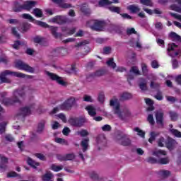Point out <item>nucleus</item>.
Instances as JSON below:
<instances>
[{
  "mask_svg": "<svg viewBox=\"0 0 181 181\" xmlns=\"http://www.w3.org/2000/svg\"><path fill=\"white\" fill-rule=\"evenodd\" d=\"M25 90L23 89L21 90H16L13 93V98H6V93L3 92L0 93V103L5 105V107H9L11 105H13V104H16V103H21V98H25Z\"/></svg>",
  "mask_w": 181,
  "mask_h": 181,
  "instance_id": "1",
  "label": "nucleus"
},
{
  "mask_svg": "<svg viewBox=\"0 0 181 181\" xmlns=\"http://www.w3.org/2000/svg\"><path fill=\"white\" fill-rule=\"evenodd\" d=\"M6 76H12L13 77H18L19 78H33V76L30 75H26L22 72H15L11 70L6 69L0 74V84L4 83H11V79L6 78Z\"/></svg>",
  "mask_w": 181,
  "mask_h": 181,
  "instance_id": "2",
  "label": "nucleus"
},
{
  "mask_svg": "<svg viewBox=\"0 0 181 181\" xmlns=\"http://www.w3.org/2000/svg\"><path fill=\"white\" fill-rule=\"evenodd\" d=\"M37 2L33 0L27 1L24 4H21L18 1H14L13 4V12H22L23 11H30L32 8H35Z\"/></svg>",
  "mask_w": 181,
  "mask_h": 181,
  "instance_id": "3",
  "label": "nucleus"
},
{
  "mask_svg": "<svg viewBox=\"0 0 181 181\" xmlns=\"http://www.w3.org/2000/svg\"><path fill=\"white\" fill-rule=\"evenodd\" d=\"M69 124L71 127H75L76 128H81V127H84V124L87 122V119L85 117H71L68 119Z\"/></svg>",
  "mask_w": 181,
  "mask_h": 181,
  "instance_id": "4",
  "label": "nucleus"
},
{
  "mask_svg": "<svg viewBox=\"0 0 181 181\" xmlns=\"http://www.w3.org/2000/svg\"><path fill=\"white\" fill-rule=\"evenodd\" d=\"M74 105H76V98L70 97L59 105V108L61 111H70Z\"/></svg>",
  "mask_w": 181,
  "mask_h": 181,
  "instance_id": "5",
  "label": "nucleus"
},
{
  "mask_svg": "<svg viewBox=\"0 0 181 181\" xmlns=\"http://www.w3.org/2000/svg\"><path fill=\"white\" fill-rule=\"evenodd\" d=\"M34 23H35V25H37L38 26H40L41 28H47L50 27V25H49V24H47L45 22L40 21H37V20H35ZM49 29L51 30V33H52V36H54V37H55V39L62 37V33H57V27L51 26L49 28Z\"/></svg>",
  "mask_w": 181,
  "mask_h": 181,
  "instance_id": "6",
  "label": "nucleus"
},
{
  "mask_svg": "<svg viewBox=\"0 0 181 181\" xmlns=\"http://www.w3.org/2000/svg\"><path fill=\"white\" fill-rule=\"evenodd\" d=\"M46 74L52 81H56L59 86H62V87H66V86H67V82L64 81L63 78L60 77L59 75L53 72H49V71H46Z\"/></svg>",
  "mask_w": 181,
  "mask_h": 181,
  "instance_id": "7",
  "label": "nucleus"
},
{
  "mask_svg": "<svg viewBox=\"0 0 181 181\" xmlns=\"http://www.w3.org/2000/svg\"><path fill=\"white\" fill-rule=\"evenodd\" d=\"M117 141L122 146H129L131 145V139L127 134H118Z\"/></svg>",
  "mask_w": 181,
  "mask_h": 181,
  "instance_id": "8",
  "label": "nucleus"
},
{
  "mask_svg": "<svg viewBox=\"0 0 181 181\" xmlns=\"http://www.w3.org/2000/svg\"><path fill=\"white\" fill-rule=\"evenodd\" d=\"M16 66L18 70H24V71H27L28 73H35V69L33 67L22 61H18L16 63Z\"/></svg>",
  "mask_w": 181,
  "mask_h": 181,
  "instance_id": "9",
  "label": "nucleus"
},
{
  "mask_svg": "<svg viewBox=\"0 0 181 181\" xmlns=\"http://www.w3.org/2000/svg\"><path fill=\"white\" fill-rule=\"evenodd\" d=\"M52 22L58 25H64V23H70V19L66 16H57L52 18Z\"/></svg>",
  "mask_w": 181,
  "mask_h": 181,
  "instance_id": "10",
  "label": "nucleus"
},
{
  "mask_svg": "<svg viewBox=\"0 0 181 181\" xmlns=\"http://www.w3.org/2000/svg\"><path fill=\"white\" fill-rule=\"evenodd\" d=\"M178 47V46L175 43L168 44L167 51L168 56L170 57H176V56H179V51H175V49Z\"/></svg>",
  "mask_w": 181,
  "mask_h": 181,
  "instance_id": "11",
  "label": "nucleus"
},
{
  "mask_svg": "<svg viewBox=\"0 0 181 181\" xmlns=\"http://www.w3.org/2000/svg\"><path fill=\"white\" fill-rule=\"evenodd\" d=\"M110 107H115V114H117V115H121V105L118 102V100H110Z\"/></svg>",
  "mask_w": 181,
  "mask_h": 181,
  "instance_id": "12",
  "label": "nucleus"
},
{
  "mask_svg": "<svg viewBox=\"0 0 181 181\" xmlns=\"http://www.w3.org/2000/svg\"><path fill=\"white\" fill-rule=\"evenodd\" d=\"M92 30H95V32H101L104 29V22L100 21H95L93 25L90 27Z\"/></svg>",
  "mask_w": 181,
  "mask_h": 181,
  "instance_id": "13",
  "label": "nucleus"
},
{
  "mask_svg": "<svg viewBox=\"0 0 181 181\" xmlns=\"http://www.w3.org/2000/svg\"><path fill=\"white\" fill-rule=\"evenodd\" d=\"M96 143L98 145V150L101 149L100 146H105L107 145V139H105V136L100 134L96 137Z\"/></svg>",
  "mask_w": 181,
  "mask_h": 181,
  "instance_id": "14",
  "label": "nucleus"
},
{
  "mask_svg": "<svg viewBox=\"0 0 181 181\" xmlns=\"http://www.w3.org/2000/svg\"><path fill=\"white\" fill-rule=\"evenodd\" d=\"M176 140L172 137H168L165 141V146L169 151H173L175 146H176Z\"/></svg>",
  "mask_w": 181,
  "mask_h": 181,
  "instance_id": "15",
  "label": "nucleus"
},
{
  "mask_svg": "<svg viewBox=\"0 0 181 181\" xmlns=\"http://www.w3.org/2000/svg\"><path fill=\"white\" fill-rule=\"evenodd\" d=\"M30 107H23L20 108V113L18 115H22V117H28V115H30L32 114V110H30Z\"/></svg>",
  "mask_w": 181,
  "mask_h": 181,
  "instance_id": "16",
  "label": "nucleus"
},
{
  "mask_svg": "<svg viewBox=\"0 0 181 181\" xmlns=\"http://www.w3.org/2000/svg\"><path fill=\"white\" fill-rule=\"evenodd\" d=\"M0 159V169L1 170H6L8 169V163H9L8 158L3 156Z\"/></svg>",
  "mask_w": 181,
  "mask_h": 181,
  "instance_id": "17",
  "label": "nucleus"
},
{
  "mask_svg": "<svg viewBox=\"0 0 181 181\" xmlns=\"http://www.w3.org/2000/svg\"><path fill=\"white\" fill-rule=\"evenodd\" d=\"M156 121L158 125H160L161 128H163V112H157L156 113Z\"/></svg>",
  "mask_w": 181,
  "mask_h": 181,
  "instance_id": "18",
  "label": "nucleus"
},
{
  "mask_svg": "<svg viewBox=\"0 0 181 181\" xmlns=\"http://www.w3.org/2000/svg\"><path fill=\"white\" fill-rule=\"evenodd\" d=\"M67 51L63 47L57 48L52 51V56H64Z\"/></svg>",
  "mask_w": 181,
  "mask_h": 181,
  "instance_id": "19",
  "label": "nucleus"
},
{
  "mask_svg": "<svg viewBox=\"0 0 181 181\" xmlns=\"http://www.w3.org/2000/svg\"><path fill=\"white\" fill-rule=\"evenodd\" d=\"M88 43H90L88 40H84L81 42H78L76 45H75V47H80L81 46H84V49L86 50L85 52L86 54H87L90 52V47H88V46L86 45H88Z\"/></svg>",
  "mask_w": 181,
  "mask_h": 181,
  "instance_id": "20",
  "label": "nucleus"
},
{
  "mask_svg": "<svg viewBox=\"0 0 181 181\" xmlns=\"http://www.w3.org/2000/svg\"><path fill=\"white\" fill-rule=\"evenodd\" d=\"M88 142H90V139H83L81 142V146L82 148L83 152H87L88 150Z\"/></svg>",
  "mask_w": 181,
  "mask_h": 181,
  "instance_id": "21",
  "label": "nucleus"
},
{
  "mask_svg": "<svg viewBox=\"0 0 181 181\" xmlns=\"http://www.w3.org/2000/svg\"><path fill=\"white\" fill-rule=\"evenodd\" d=\"M169 37L173 42H180L181 43V36L175 32H171L169 34Z\"/></svg>",
  "mask_w": 181,
  "mask_h": 181,
  "instance_id": "22",
  "label": "nucleus"
},
{
  "mask_svg": "<svg viewBox=\"0 0 181 181\" xmlns=\"http://www.w3.org/2000/svg\"><path fill=\"white\" fill-rule=\"evenodd\" d=\"M27 163H28V165H29V166H31V168H33V169H37V166H40V163H37V162L33 160V159H32V158H30V157L28 158Z\"/></svg>",
  "mask_w": 181,
  "mask_h": 181,
  "instance_id": "23",
  "label": "nucleus"
},
{
  "mask_svg": "<svg viewBox=\"0 0 181 181\" xmlns=\"http://www.w3.org/2000/svg\"><path fill=\"white\" fill-rule=\"evenodd\" d=\"M46 125V120L42 119L41 120L37 127V132L38 134H42L43 132V130L45 129V126Z\"/></svg>",
  "mask_w": 181,
  "mask_h": 181,
  "instance_id": "24",
  "label": "nucleus"
},
{
  "mask_svg": "<svg viewBox=\"0 0 181 181\" xmlns=\"http://www.w3.org/2000/svg\"><path fill=\"white\" fill-rule=\"evenodd\" d=\"M86 111H88V114L90 117H95L97 115V112L95 111V108L92 105H88L86 107Z\"/></svg>",
  "mask_w": 181,
  "mask_h": 181,
  "instance_id": "25",
  "label": "nucleus"
},
{
  "mask_svg": "<svg viewBox=\"0 0 181 181\" xmlns=\"http://www.w3.org/2000/svg\"><path fill=\"white\" fill-rule=\"evenodd\" d=\"M53 177V173L50 171H47L45 174L42 176V181H52Z\"/></svg>",
  "mask_w": 181,
  "mask_h": 181,
  "instance_id": "26",
  "label": "nucleus"
},
{
  "mask_svg": "<svg viewBox=\"0 0 181 181\" xmlns=\"http://www.w3.org/2000/svg\"><path fill=\"white\" fill-rule=\"evenodd\" d=\"M158 175L161 176V177H163V179H166V177H169V175H171V173L168 170H160L158 172Z\"/></svg>",
  "mask_w": 181,
  "mask_h": 181,
  "instance_id": "27",
  "label": "nucleus"
},
{
  "mask_svg": "<svg viewBox=\"0 0 181 181\" xmlns=\"http://www.w3.org/2000/svg\"><path fill=\"white\" fill-rule=\"evenodd\" d=\"M33 13L36 16V18H43V11H42V9L39 8H34Z\"/></svg>",
  "mask_w": 181,
  "mask_h": 181,
  "instance_id": "28",
  "label": "nucleus"
},
{
  "mask_svg": "<svg viewBox=\"0 0 181 181\" xmlns=\"http://www.w3.org/2000/svg\"><path fill=\"white\" fill-rule=\"evenodd\" d=\"M121 100L123 101H127L128 100H131L132 98V95L130 93L127 92H124L121 96H120Z\"/></svg>",
  "mask_w": 181,
  "mask_h": 181,
  "instance_id": "29",
  "label": "nucleus"
},
{
  "mask_svg": "<svg viewBox=\"0 0 181 181\" xmlns=\"http://www.w3.org/2000/svg\"><path fill=\"white\" fill-rule=\"evenodd\" d=\"M109 11L112 12L113 13H117L118 15H121V8L117 7L115 6H111L108 7Z\"/></svg>",
  "mask_w": 181,
  "mask_h": 181,
  "instance_id": "30",
  "label": "nucleus"
},
{
  "mask_svg": "<svg viewBox=\"0 0 181 181\" xmlns=\"http://www.w3.org/2000/svg\"><path fill=\"white\" fill-rule=\"evenodd\" d=\"M153 156L156 158H160V156H166V151L164 150H158L153 152Z\"/></svg>",
  "mask_w": 181,
  "mask_h": 181,
  "instance_id": "31",
  "label": "nucleus"
},
{
  "mask_svg": "<svg viewBox=\"0 0 181 181\" xmlns=\"http://www.w3.org/2000/svg\"><path fill=\"white\" fill-rule=\"evenodd\" d=\"M6 125H8V122H2L0 123V135H3L6 132Z\"/></svg>",
  "mask_w": 181,
  "mask_h": 181,
  "instance_id": "32",
  "label": "nucleus"
},
{
  "mask_svg": "<svg viewBox=\"0 0 181 181\" xmlns=\"http://www.w3.org/2000/svg\"><path fill=\"white\" fill-rule=\"evenodd\" d=\"M128 9L131 11L132 13H137V12L141 11V8L135 5L129 6Z\"/></svg>",
  "mask_w": 181,
  "mask_h": 181,
  "instance_id": "33",
  "label": "nucleus"
},
{
  "mask_svg": "<svg viewBox=\"0 0 181 181\" xmlns=\"http://www.w3.org/2000/svg\"><path fill=\"white\" fill-rule=\"evenodd\" d=\"M159 135V133H156L155 132H150V138L148 139V142L152 144L155 139H156V136Z\"/></svg>",
  "mask_w": 181,
  "mask_h": 181,
  "instance_id": "34",
  "label": "nucleus"
},
{
  "mask_svg": "<svg viewBox=\"0 0 181 181\" xmlns=\"http://www.w3.org/2000/svg\"><path fill=\"white\" fill-rule=\"evenodd\" d=\"M170 161L169 157L161 158L158 159V165H168Z\"/></svg>",
  "mask_w": 181,
  "mask_h": 181,
  "instance_id": "35",
  "label": "nucleus"
},
{
  "mask_svg": "<svg viewBox=\"0 0 181 181\" xmlns=\"http://www.w3.org/2000/svg\"><path fill=\"white\" fill-rule=\"evenodd\" d=\"M111 4H112V1H110V0H100L98 1L99 6H107L111 5Z\"/></svg>",
  "mask_w": 181,
  "mask_h": 181,
  "instance_id": "36",
  "label": "nucleus"
},
{
  "mask_svg": "<svg viewBox=\"0 0 181 181\" xmlns=\"http://www.w3.org/2000/svg\"><path fill=\"white\" fill-rule=\"evenodd\" d=\"M63 169L62 165H56L55 164H52L50 166V170L53 172H60Z\"/></svg>",
  "mask_w": 181,
  "mask_h": 181,
  "instance_id": "37",
  "label": "nucleus"
},
{
  "mask_svg": "<svg viewBox=\"0 0 181 181\" xmlns=\"http://www.w3.org/2000/svg\"><path fill=\"white\" fill-rule=\"evenodd\" d=\"M22 18H23V19H28V21H30V22H32L33 23H35L36 21L32 16L28 13H23L22 15Z\"/></svg>",
  "mask_w": 181,
  "mask_h": 181,
  "instance_id": "38",
  "label": "nucleus"
},
{
  "mask_svg": "<svg viewBox=\"0 0 181 181\" xmlns=\"http://www.w3.org/2000/svg\"><path fill=\"white\" fill-rule=\"evenodd\" d=\"M170 132H171V134L174 135V136H176V138H181V132H179V130L170 129Z\"/></svg>",
  "mask_w": 181,
  "mask_h": 181,
  "instance_id": "39",
  "label": "nucleus"
},
{
  "mask_svg": "<svg viewBox=\"0 0 181 181\" xmlns=\"http://www.w3.org/2000/svg\"><path fill=\"white\" fill-rule=\"evenodd\" d=\"M134 131H135V132H137V135H139V136H141V138H145V132L142 131L141 129H139V127H135L134 129Z\"/></svg>",
  "mask_w": 181,
  "mask_h": 181,
  "instance_id": "40",
  "label": "nucleus"
},
{
  "mask_svg": "<svg viewBox=\"0 0 181 181\" xmlns=\"http://www.w3.org/2000/svg\"><path fill=\"white\" fill-rule=\"evenodd\" d=\"M140 4L145 5L146 6H153L152 0H140Z\"/></svg>",
  "mask_w": 181,
  "mask_h": 181,
  "instance_id": "41",
  "label": "nucleus"
},
{
  "mask_svg": "<svg viewBox=\"0 0 181 181\" xmlns=\"http://www.w3.org/2000/svg\"><path fill=\"white\" fill-rule=\"evenodd\" d=\"M55 141L57 144H61V145H66V146H69V142L64 139L57 138Z\"/></svg>",
  "mask_w": 181,
  "mask_h": 181,
  "instance_id": "42",
  "label": "nucleus"
},
{
  "mask_svg": "<svg viewBox=\"0 0 181 181\" xmlns=\"http://www.w3.org/2000/svg\"><path fill=\"white\" fill-rule=\"evenodd\" d=\"M107 66L109 67H112V69H115L117 67V64L114 62V58H110L107 62Z\"/></svg>",
  "mask_w": 181,
  "mask_h": 181,
  "instance_id": "43",
  "label": "nucleus"
},
{
  "mask_svg": "<svg viewBox=\"0 0 181 181\" xmlns=\"http://www.w3.org/2000/svg\"><path fill=\"white\" fill-rule=\"evenodd\" d=\"M170 9H171V11H175V12H178L179 13H181V8L176 4L170 5Z\"/></svg>",
  "mask_w": 181,
  "mask_h": 181,
  "instance_id": "44",
  "label": "nucleus"
},
{
  "mask_svg": "<svg viewBox=\"0 0 181 181\" xmlns=\"http://www.w3.org/2000/svg\"><path fill=\"white\" fill-rule=\"evenodd\" d=\"M166 141H165L164 137H160L157 141L158 146H160V148H163L165 146Z\"/></svg>",
  "mask_w": 181,
  "mask_h": 181,
  "instance_id": "45",
  "label": "nucleus"
},
{
  "mask_svg": "<svg viewBox=\"0 0 181 181\" xmlns=\"http://www.w3.org/2000/svg\"><path fill=\"white\" fill-rule=\"evenodd\" d=\"M76 156L74 155V153H68L65 155V161L67 160H74V159H75Z\"/></svg>",
  "mask_w": 181,
  "mask_h": 181,
  "instance_id": "46",
  "label": "nucleus"
},
{
  "mask_svg": "<svg viewBox=\"0 0 181 181\" xmlns=\"http://www.w3.org/2000/svg\"><path fill=\"white\" fill-rule=\"evenodd\" d=\"M139 87L141 90V91H146L148 90L146 82H140L139 84Z\"/></svg>",
  "mask_w": 181,
  "mask_h": 181,
  "instance_id": "47",
  "label": "nucleus"
},
{
  "mask_svg": "<svg viewBox=\"0 0 181 181\" xmlns=\"http://www.w3.org/2000/svg\"><path fill=\"white\" fill-rule=\"evenodd\" d=\"M150 87L153 90H158V88L160 87V85L158 83L151 81L150 83Z\"/></svg>",
  "mask_w": 181,
  "mask_h": 181,
  "instance_id": "48",
  "label": "nucleus"
},
{
  "mask_svg": "<svg viewBox=\"0 0 181 181\" xmlns=\"http://www.w3.org/2000/svg\"><path fill=\"white\" fill-rule=\"evenodd\" d=\"M165 98L168 103H171V104H175L176 101H177V98L173 96H165Z\"/></svg>",
  "mask_w": 181,
  "mask_h": 181,
  "instance_id": "49",
  "label": "nucleus"
},
{
  "mask_svg": "<svg viewBox=\"0 0 181 181\" xmlns=\"http://www.w3.org/2000/svg\"><path fill=\"white\" fill-rule=\"evenodd\" d=\"M105 100V95H104V93H100L98 96V100L99 103H101L103 104Z\"/></svg>",
  "mask_w": 181,
  "mask_h": 181,
  "instance_id": "50",
  "label": "nucleus"
},
{
  "mask_svg": "<svg viewBox=\"0 0 181 181\" xmlns=\"http://www.w3.org/2000/svg\"><path fill=\"white\" fill-rule=\"evenodd\" d=\"M95 77H96L95 74V72H93V73L88 74L86 76V79L88 81L90 82V81H93V80H94Z\"/></svg>",
  "mask_w": 181,
  "mask_h": 181,
  "instance_id": "51",
  "label": "nucleus"
},
{
  "mask_svg": "<svg viewBox=\"0 0 181 181\" xmlns=\"http://www.w3.org/2000/svg\"><path fill=\"white\" fill-rule=\"evenodd\" d=\"M170 117L171 118V121H177V113L175 112H170Z\"/></svg>",
  "mask_w": 181,
  "mask_h": 181,
  "instance_id": "52",
  "label": "nucleus"
},
{
  "mask_svg": "<svg viewBox=\"0 0 181 181\" xmlns=\"http://www.w3.org/2000/svg\"><path fill=\"white\" fill-rule=\"evenodd\" d=\"M113 30L116 31V33H119V35H121L122 33L123 28L119 25H114Z\"/></svg>",
  "mask_w": 181,
  "mask_h": 181,
  "instance_id": "53",
  "label": "nucleus"
},
{
  "mask_svg": "<svg viewBox=\"0 0 181 181\" xmlns=\"http://www.w3.org/2000/svg\"><path fill=\"white\" fill-rule=\"evenodd\" d=\"M155 98L158 101H162V100H163V95L162 94V91L158 90L156 95H155Z\"/></svg>",
  "mask_w": 181,
  "mask_h": 181,
  "instance_id": "54",
  "label": "nucleus"
},
{
  "mask_svg": "<svg viewBox=\"0 0 181 181\" xmlns=\"http://www.w3.org/2000/svg\"><path fill=\"white\" fill-rule=\"evenodd\" d=\"M147 162L148 163H151V164H155V163H158V159H156L153 157H148L147 158Z\"/></svg>",
  "mask_w": 181,
  "mask_h": 181,
  "instance_id": "55",
  "label": "nucleus"
},
{
  "mask_svg": "<svg viewBox=\"0 0 181 181\" xmlns=\"http://www.w3.org/2000/svg\"><path fill=\"white\" fill-rule=\"evenodd\" d=\"M105 71L100 69V70H98L95 72V76L96 77H101L102 76H105Z\"/></svg>",
  "mask_w": 181,
  "mask_h": 181,
  "instance_id": "56",
  "label": "nucleus"
},
{
  "mask_svg": "<svg viewBox=\"0 0 181 181\" xmlns=\"http://www.w3.org/2000/svg\"><path fill=\"white\" fill-rule=\"evenodd\" d=\"M147 121H148L151 125H155V119H153V115H148L147 117Z\"/></svg>",
  "mask_w": 181,
  "mask_h": 181,
  "instance_id": "57",
  "label": "nucleus"
},
{
  "mask_svg": "<svg viewBox=\"0 0 181 181\" xmlns=\"http://www.w3.org/2000/svg\"><path fill=\"white\" fill-rule=\"evenodd\" d=\"M21 45H22V42H21V41L16 40L14 42V44L12 45V47L13 49H16V50H19V46H21Z\"/></svg>",
  "mask_w": 181,
  "mask_h": 181,
  "instance_id": "58",
  "label": "nucleus"
},
{
  "mask_svg": "<svg viewBox=\"0 0 181 181\" xmlns=\"http://www.w3.org/2000/svg\"><path fill=\"white\" fill-rule=\"evenodd\" d=\"M130 73H134L136 76L140 74L139 69H138V67H136V66H132V68L130 69Z\"/></svg>",
  "mask_w": 181,
  "mask_h": 181,
  "instance_id": "59",
  "label": "nucleus"
},
{
  "mask_svg": "<svg viewBox=\"0 0 181 181\" xmlns=\"http://www.w3.org/2000/svg\"><path fill=\"white\" fill-rule=\"evenodd\" d=\"M169 15H170V16H173V18H175V19H177L181 22V15L172 12H169Z\"/></svg>",
  "mask_w": 181,
  "mask_h": 181,
  "instance_id": "60",
  "label": "nucleus"
},
{
  "mask_svg": "<svg viewBox=\"0 0 181 181\" xmlns=\"http://www.w3.org/2000/svg\"><path fill=\"white\" fill-rule=\"evenodd\" d=\"M5 139L8 142H13L15 141V139L13 138V136H12V135L8 134H6Z\"/></svg>",
  "mask_w": 181,
  "mask_h": 181,
  "instance_id": "61",
  "label": "nucleus"
},
{
  "mask_svg": "<svg viewBox=\"0 0 181 181\" xmlns=\"http://www.w3.org/2000/svg\"><path fill=\"white\" fill-rule=\"evenodd\" d=\"M111 129L112 127L109 124H105L103 127H102V131H104L105 132H110Z\"/></svg>",
  "mask_w": 181,
  "mask_h": 181,
  "instance_id": "62",
  "label": "nucleus"
},
{
  "mask_svg": "<svg viewBox=\"0 0 181 181\" xmlns=\"http://www.w3.org/2000/svg\"><path fill=\"white\" fill-rule=\"evenodd\" d=\"M34 43H42L43 42V37L40 36H36L33 38Z\"/></svg>",
  "mask_w": 181,
  "mask_h": 181,
  "instance_id": "63",
  "label": "nucleus"
},
{
  "mask_svg": "<svg viewBox=\"0 0 181 181\" xmlns=\"http://www.w3.org/2000/svg\"><path fill=\"white\" fill-rule=\"evenodd\" d=\"M18 173L15 171H11L7 173V177H18Z\"/></svg>",
  "mask_w": 181,
  "mask_h": 181,
  "instance_id": "64",
  "label": "nucleus"
}]
</instances>
